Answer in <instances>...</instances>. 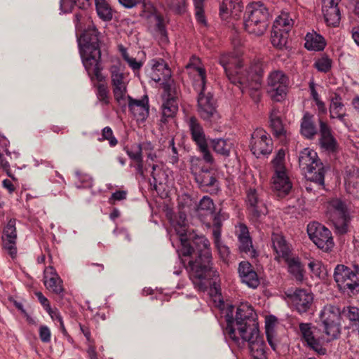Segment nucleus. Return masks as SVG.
<instances>
[{
	"label": "nucleus",
	"instance_id": "nucleus-3",
	"mask_svg": "<svg viewBox=\"0 0 359 359\" xmlns=\"http://www.w3.org/2000/svg\"><path fill=\"white\" fill-rule=\"evenodd\" d=\"M189 73L194 75V86L198 92V111L201 117L208 121L215 122L220 116L216 109L212 95L205 91L206 72L200 65L198 57H192L186 66Z\"/></svg>",
	"mask_w": 359,
	"mask_h": 359
},
{
	"label": "nucleus",
	"instance_id": "nucleus-26",
	"mask_svg": "<svg viewBox=\"0 0 359 359\" xmlns=\"http://www.w3.org/2000/svg\"><path fill=\"white\" fill-rule=\"evenodd\" d=\"M130 112L137 121H144L149 115L148 97L144 96L142 100H134L130 97L127 99Z\"/></svg>",
	"mask_w": 359,
	"mask_h": 359
},
{
	"label": "nucleus",
	"instance_id": "nucleus-32",
	"mask_svg": "<svg viewBox=\"0 0 359 359\" xmlns=\"http://www.w3.org/2000/svg\"><path fill=\"white\" fill-rule=\"evenodd\" d=\"M325 45V39L316 32L308 33L305 36V48L309 50L320 51Z\"/></svg>",
	"mask_w": 359,
	"mask_h": 359
},
{
	"label": "nucleus",
	"instance_id": "nucleus-22",
	"mask_svg": "<svg viewBox=\"0 0 359 359\" xmlns=\"http://www.w3.org/2000/svg\"><path fill=\"white\" fill-rule=\"evenodd\" d=\"M240 344H236L242 346L245 342H248L252 356L254 359H266L265 344L259 335V330L257 334L252 336L250 333L240 337Z\"/></svg>",
	"mask_w": 359,
	"mask_h": 359
},
{
	"label": "nucleus",
	"instance_id": "nucleus-13",
	"mask_svg": "<svg viewBox=\"0 0 359 359\" xmlns=\"http://www.w3.org/2000/svg\"><path fill=\"white\" fill-rule=\"evenodd\" d=\"M307 232L313 243L323 251L327 252L334 246L331 231L318 222L310 223L307 226Z\"/></svg>",
	"mask_w": 359,
	"mask_h": 359
},
{
	"label": "nucleus",
	"instance_id": "nucleus-29",
	"mask_svg": "<svg viewBox=\"0 0 359 359\" xmlns=\"http://www.w3.org/2000/svg\"><path fill=\"white\" fill-rule=\"evenodd\" d=\"M238 273L242 282L248 287L256 288L259 285V280L257 274L249 262H241L238 266Z\"/></svg>",
	"mask_w": 359,
	"mask_h": 359
},
{
	"label": "nucleus",
	"instance_id": "nucleus-35",
	"mask_svg": "<svg viewBox=\"0 0 359 359\" xmlns=\"http://www.w3.org/2000/svg\"><path fill=\"white\" fill-rule=\"evenodd\" d=\"M313 116L305 113L301 123V133L305 137L311 139L316 134V128L313 121Z\"/></svg>",
	"mask_w": 359,
	"mask_h": 359
},
{
	"label": "nucleus",
	"instance_id": "nucleus-15",
	"mask_svg": "<svg viewBox=\"0 0 359 359\" xmlns=\"http://www.w3.org/2000/svg\"><path fill=\"white\" fill-rule=\"evenodd\" d=\"M111 74L114 98L120 106L125 107L127 104V99L130 97L127 95L128 75L116 66L111 67Z\"/></svg>",
	"mask_w": 359,
	"mask_h": 359
},
{
	"label": "nucleus",
	"instance_id": "nucleus-24",
	"mask_svg": "<svg viewBox=\"0 0 359 359\" xmlns=\"http://www.w3.org/2000/svg\"><path fill=\"white\" fill-rule=\"evenodd\" d=\"M243 5L241 0H223L219 7V15L223 20L230 18L237 20L241 17Z\"/></svg>",
	"mask_w": 359,
	"mask_h": 359
},
{
	"label": "nucleus",
	"instance_id": "nucleus-11",
	"mask_svg": "<svg viewBox=\"0 0 359 359\" xmlns=\"http://www.w3.org/2000/svg\"><path fill=\"white\" fill-rule=\"evenodd\" d=\"M246 71L245 76V83H237L243 93H249L250 97L255 102L261 99V82L263 74L262 64L255 60L250 63V67Z\"/></svg>",
	"mask_w": 359,
	"mask_h": 359
},
{
	"label": "nucleus",
	"instance_id": "nucleus-38",
	"mask_svg": "<svg viewBox=\"0 0 359 359\" xmlns=\"http://www.w3.org/2000/svg\"><path fill=\"white\" fill-rule=\"evenodd\" d=\"M288 33L280 29L273 28L271 35V41L273 46L281 49L285 46L287 42Z\"/></svg>",
	"mask_w": 359,
	"mask_h": 359
},
{
	"label": "nucleus",
	"instance_id": "nucleus-23",
	"mask_svg": "<svg viewBox=\"0 0 359 359\" xmlns=\"http://www.w3.org/2000/svg\"><path fill=\"white\" fill-rule=\"evenodd\" d=\"M43 282L50 292L62 295L64 292L63 281L53 266L46 267L43 271Z\"/></svg>",
	"mask_w": 359,
	"mask_h": 359
},
{
	"label": "nucleus",
	"instance_id": "nucleus-51",
	"mask_svg": "<svg viewBox=\"0 0 359 359\" xmlns=\"http://www.w3.org/2000/svg\"><path fill=\"white\" fill-rule=\"evenodd\" d=\"M213 224H214V229L212 231V236L214 237V243H215V245H218L219 243H222V241L220 239V238H221V231H220L221 222L217 215L214 216Z\"/></svg>",
	"mask_w": 359,
	"mask_h": 359
},
{
	"label": "nucleus",
	"instance_id": "nucleus-50",
	"mask_svg": "<svg viewBox=\"0 0 359 359\" xmlns=\"http://www.w3.org/2000/svg\"><path fill=\"white\" fill-rule=\"evenodd\" d=\"M215 205L212 200L208 196H203L200 201L198 208L199 210H205L212 214Z\"/></svg>",
	"mask_w": 359,
	"mask_h": 359
},
{
	"label": "nucleus",
	"instance_id": "nucleus-33",
	"mask_svg": "<svg viewBox=\"0 0 359 359\" xmlns=\"http://www.w3.org/2000/svg\"><path fill=\"white\" fill-rule=\"evenodd\" d=\"M270 126L276 136L283 135L285 133L280 111L278 108L273 107L269 114Z\"/></svg>",
	"mask_w": 359,
	"mask_h": 359
},
{
	"label": "nucleus",
	"instance_id": "nucleus-5",
	"mask_svg": "<svg viewBox=\"0 0 359 359\" xmlns=\"http://www.w3.org/2000/svg\"><path fill=\"white\" fill-rule=\"evenodd\" d=\"M269 13L261 1L252 2L246 7L244 15V28L255 36L263 35L269 25Z\"/></svg>",
	"mask_w": 359,
	"mask_h": 359
},
{
	"label": "nucleus",
	"instance_id": "nucleus-12",
	"mask_svg": "<svg viewBox=\"0 0 359 359\" xmlns=\"http://www.w3.org/2000/svg\"><path fill=\"white\" fill-rule=\"evenodd\" d=\"M322 329L328 340L337 339L341 332L340 310L333 305H326L320 313Z\"/></svg>",
	"mask_w": 359,
	"mask_h": 359
},
{
	"label": "nucleus",
	"instance_id": "nucleus-16",
	"mask_svg": "<svg viewBox=\"0 0 359 359\" xmlns=\"http://www.w3.org/2000/svg\"><path fill=\"white\" fill-rule=\"evenodd\" d=\"M245 203L250 217L255 221L267 214L264 194L262 191L249 189L246 194Z\"/></svg>",
	"mask_w": 359,
	"mask_h": 359
},
{
	"label": "nucleus",
	"instance_id": "nucleus-37",
	"mask_svg": "<svg viewBox=\"0 0 359 359\" xmlns=\"http://www.w3.org/2000/svg\"><path fill=\"white\" fill-rule=\"evenodd\" d=\"M294 25L293 20L287 13H282L274 21L273 28L289 32Z\"/></svg>",
	"mask_w": 359,
	"mask_h": 359
},
{
	"label": "nucleus",
	"instance_id": "nucleus-10",
	"mask_svg": "<svg viewBox=\"0 0 359 359\" xmlns=\"http://www.w3.org/2000/svg\"><path fill=\"white\" fill-rule=\"evenodd\" d=\"M285 150L279 149L272 161L273 170L272 186L279 195L287 194L292 188V182L285 165Z\"/></svg>",
	"mask_w": 359,
	"mask_h": 359
},
{
	"label": "nucleus",
	"instance_id": "nucleus-45",
	"mask_svg": "<svg viewBox=\"0 0 359 359\" xmlns=\"http://www.w3.org/2000/svg\"><path fill=\"white\" fill-rule=\"evenodd\" d=\"M126 154L130 158L134 161H141L142 159V152L140 144H134L130 147L125 148Z\"/></svg>",
	"mask_w": 359,
	"mask_h": 359
},
{
	"label": "nucleus",
	"instance_id": "nucleus-44",
	"mask_svg": "<svg viewBox=\"0 0 359 359\" xmlns=\"http://www.w3.org/2000/svg\"><path fill=\"white\" fill-rule=\"evenodd\" d=\"M239 241V249L241 252H243L248 255L254 257L256 255V252L253 248L252 243L250 237H243L238 238Z\"/></svg>",
	"mask_w": 359,
	"mask_h": 359
},
{
	"label": "nucleus",
	"instance_id": "nucleus-14",
	"mask_svg": "<svg viewBox=\"0 0 359 359\" xmlns=\"http://www.w3.org/2000/svg\"><path fill=\"white\" fill-rule=\"evenodd\" d=\"M288 79L286 75L280 70L270 73L267 79V93L275 102L283 100L286 96Z\"/></svg>",
	"mask_w": 359,
	"mask_h": 359
},
{
	"label": "nucleus",
	"instance_id": "nucleus-42",
	"mask_svg": "<svg viewBox=\"0 0 359 359\" xmlns=\"http://www.w3.org/2000/svg\"><path fill=\"white\" fill-rule=\"evenodd\" d=\"M165 4L176 14H182L187 11V0H165Z\"/></svg>",
	"mask_w": 359,
	"mask_h": 359
},
{
	"label": "nucleus",
	"instance_id": "nucleus-34",
	"mask_svg": "<svg viewBox=\"0 0 359 359\" xmlns=\"http://www.w3.org/2000/svg\"><path fill=\"white\" fill-rule=\"evenodd\" d=\"M322 11L329 26L337 27L339 25L341 13L339 6L322 7Z\"/></svg>",
	"mask_w": 359,
	"mask_h": 359
},
{
	"label": "nucleus",
	"instance_id": "nucleus-47",
	"mask_svg": "<svg viewBox=\"0 0 359 359\" xmlns=\"http://www.w3.org/2000/svg\"><path fill=\"white\" fill-rule=\"evenodd\" d=\"M315 67L321 72H327L332 67V60L327 56L317 59L314 63Z\"/></svg>",
	"mask_w": 359,
	"mask_h": 359
},
{
	"label": "nucleus",
	"instance_id": "nucleus-27",
	"mask_svg": "<svg viewBox=\"0 0 359 359\" xmlns=\"http://www.w3.org/2000/svg\"><path fill=\"white\" fill-rule=\"evenodd\" d=\"M149 76L155 82L165 83L170 79L171 71L163 60H153Z\"/></svg>",
	"mask_w": 359,
	"mask_h": 359
},
{
	"label": "nucleus",
	"instance_id": "nucleus-4",
	"mask_svg": "<svg viewBox=\"0 0 359 359\" xmlns=\"http://www.w3.org/2000/svg\"><path fill=\"white\" fill-rule=\"evenodd\" d=\"M98 32L93 26L88 27L78 39L80 54L83 66L90 77L95 76L99 81L104 79L100 62L101 52Z\"/></svg>",
	"mask_w": 359,
	"mask_h": 359
},
{
	"label": "nucleus",
	"instance_id": "nucleus-8",
	"mask_svg": "<svg viewBox=\"0 0 359 359\" xmlns=\"http://www.w3.org/2000/svg\"><path fill=\"white\" fill-rule=\"evenodd\" d=\"M326 213L338 233L344 234L348 231L351 215L350 210L344 201L338 198L329 200Z\"/></svg>",
	"mask_w": 359,
	"mask_h": 359
},
{
	"label": "nucleus",
	"instance_id": "nucleus-55",
	"mask_svg": "<svg viewBox=\"0 0 359 359\" xmlns=\"http://www.w3.org/2000/svg\"><path fill=\"white\" fill-rule=\"evenodd\" d=\"M77 175H78V179L79 180V181L81 182L82 185H77L76 187L77 188H81V187H84V188H87V187H92L93 186V179L91 177H90L89 175H82V174H80L79 172H76Z\"/></svg>",
	"mask_w": 359,
	"mask_h": 359
},
{
	"label": "nucleus",
	"instance_id": "nucleus-28",
	"mask_svg": "<svg viewBox=\"0 0 359 359\" xmlns=\"http://www.w3.org/2000/svg\"><path fill=\"white\" fill-rule=\"evenodd\" d=\"M272 247L276 253L275 259H287L291 256V249L284 237L279 233H273L271 236Z\"/></svg>",
	"mask_w": 359,
	"mask_h": 359
},
{
	"label": "nucleus",
	"instance_id": "nucleus-57",
	"mask_svg": "<svg viewBox=\"0 0 359 359\" xmlns=\"http://www.w3.org/2000/svg\"><path fill=\"white\" fill-rule=\"evenodd\" d=\"M346 184L350 193L359 196V177H356L355 179V184L353 181L351 180L346 181Z\"/></svg>",
	"mask_w": 359,
	"mask_h": 359
},
{
	"label": "nucleus",
	"instance_id": "nucleus-64",
	"mask_svg": "<svg viewBox=\"0 0 359 359\" xmlns=\"http://www.w3.org/2000/svg\"><path fill=\"white\" fill-rule=\"evenodd\" d=\"M46 311L48 313L52 320H57L59 323H62L63 321L62 318L57 309H53L50 307V309Z\"/></svg>",
	"mask_w": 359,
	"mask_h": 359
},
{
	"label": "nucleus",
	"instance_id": "nucleus-2",
	"mask_svg": "<svg viewBox=\"0 0 359 359\" xmlns=\"http://www.w3.org/2000/svg\"><path fill=\"white\" fill-rule=\"evenodd\" d=\"M226 322L225 333L235 343L240 344V337L250 333L257 334L258 328L257 316L248 303H241L234 316V306L229 305L224 311Z\"/></svg>",
	"mask_w": 359,
	"mask_h": 359
},
{
	"label": "nucleus",
	"instance_id": "nucleus-39",
	"mask_svg": "<svg viewBox=\"0 0 359 359\" xmlns=\"http://www.w3.org/2000/svg\"><path fill=\"white\" fill-rule=\"evenodd\" d=\"M96 11L98 16L104 21L112 18V11L106 0H95Z\"/></svg>",
	"mask_w": 359,
	"mask_h": 359
},
{
	"label": "nucleus",
	"instance_id": "nucleus-19",
	"mask_svg": "<svg viewBox=\"0 0 359 359\" xmlns=\"http://www.w3.org/2000/svg\"><path fill=\"white\" fill-rule=\"evenodd\" d=\"M201 161L200 158L196 157L191 158V170L192 174L195 176L196 182L198 186L205 191H208V188H212L213 190H217L218 184L214 175L208 169H198L197 166L201 165Z\"/></svg>",
	"mask_w": 359,
	"mask_h": 359
},
{
	"label": "nucleus",
	"instance_id": "nucleus-48",
	"mask_svg": "<svg viewBox=\"0 0 359 359\" xmlns=\"http://www.w3.org/2000/svg\"><path fill=\"white\" fill-rule=\"evenodd\" d=\"M15 219H11L4 229V236L5 239H16L17 233L15 228Z\"/></svg>",
	"mask_w": 359,
	"mask_h": 359
},
{
	"label": "nucleus",
	"instance_id": "nucleus-60",
	"mask_svg": "<svg viewBox=\"0 0 359 359\" xmlns=\"http://www.w3.org/2000/svg\"><path fill=\"white\" fill-rule=\"evenodd\" d=\"M123 57L133 70L139 69L142 67L140 62L137 61L136 59L133 57H129L127 54H124Z\"/></svg>",
	"mask_w": 359,
	"mask_h": 359
},
{
	"label": "nucleus",
	"instance_id": "nucleus-62",
	"mask_svg": "<svg viewBox=\"0 0 359 359\" xmlns=\"http://www.w3.org/2000/svg\"><path fill=\"white\" fill-rule=\"evenodd\" d=\"M35 294L37 297L38 300L39 301L41 304L46 309V311L50 309V305L48 299L41 292H37L35 293Z\"/></svg>",
	"mask_w": 359,
	"mask_h": 359
},
{
	"label": "nucleus",
	"instance_id": "nucleus-43",
	"mask_svg": "<svg viewBox=\"0 0 359 359\" xmlns=\"http://www.w3.org/2000/svg\"><path fill=\"white\" fill-rule=\"evenodd\" d=\"M151 175L154 180V183L162 184L166 182L167 175L162 170V165L153 163L151 165Z\"/></svg>",
	"mask_w": 359,
	"mask_h": 359
},
{
	"label": "nucleus",
	"instance_id": "nucleus-9",
	"mask_svg": "<svg viewBox=\"0 0 359 359\" xmlns=\"http://www.w3.org/2000/svg\"><path fill=\"white\" fill-rule=\"evenodd\" d=\"M359 266H354V270L344 264L336 266L334 279L340 291L348 294H355L359 292Z\"/></svg>",
	"mask_w": 359,
	"mask_h": 359
},
{
	"label": "nucleus",
	"instance_id": "nucleus-61",
	"mask_svg": "<svg viewBox=\"0 0 359 359\" xmlns=\"http://www.w3.org/2000/svg\"><path fill=\"white\" fill-rule=\"evenodd\" d=\"M347 316L351 321L359 322V309L357 307H349Z\"/></svg>",
	"mask_w": 359,
	"mask_h": 359
},
{
	"label": "nucleus",
	"instance_id": "nucleus-7",
	"mask_svg": "<svg viewBox=\"0 0 359 359\" xmlns=\"http://www.w3.org/2000/svg\"><path fill=\"white\" fill-rule=\"evenodd\" d=\"M241 55L240 50H236L233 53L222 54L219 58V63L224 68L228 79L235 85L246 83L245 69L250 67L249 65L245 69L243 68Z\"/></svg>",
	"mask_w": 359,
	"mask_h": 359
},
{
	"label": "nucleus",
	"instance_id": "nucleus-20",
	"mask_svg": "<svg viewBox=\"0 0 359 359\" xmlns=\"http://www.w3.org/2000/svg\"><path fill=\"white\" fill-rule=\"evenodd\" d=\"M250 147L252 154L259 157L261 155H266L272 151L273 142L271 137L264 130L257 128L252 134Z\"/></svg>",
	"mask_w": 359,
	"mask_h": 359
},
{
	"label": "nucleus",
	"instance_id": "nucleus-56",
	"mask_svg": "<svg viewBox=\"0 0 359 359\" xmlns=\"http://www.w3.org/2000/svg\"><path fill=\"white\" fill-rule=\"evenodd\" d=\"M51 332L46 325H41L39 327V337L43 342L48 343L50 341Z\"/></svg>",
	"mask_w": 359,
	"mask_h": 359
},
{
	"label": "nucleus",
	"instance_id": "nucleus-30",
	"mask_svg": "<svg viewBox=\"0 0 359 359\" xmlns=\"http://www.w3.org/2000/svg\"><path fill=\"white\" fill-rule=\"evenodd\" d=\"M329 111L330 118H337L345 126H347L345 118L347 116L346 109L343 104L341 97L339 95L335 94L334 97H331Z\"/></svg>",
	"mask_w": 359,
	"mask_h": 359
},
{
	"label": "nucleus",
	"instance_id": "nucleus-46",
	"mask_svg": "<svg viewBox=\"0 0 359 359\" xmlns=\"http://www.w3.org/2000/svg\"><path fill=\"white\" fill-rule=\"evenodd\" d=\"M193 2L195 8V15L197 21L205 26L207 25V22L204 15V0H193Z\"/></svg>",
	"mask_w": 359,
	"mask_h": 359
},
{
	"label": "nucleus",
	"instance_id": "nucleus-36",
	"mask_svg": "<svg viewBox=\"0 0 359 359\" xmlns=\"http://www.w3.org/2000/svg\"><path fill=\"white\" fill-rule=\"evenodd\" d=\"M277 319L274 316H269L265 320V332L267 341L271 347L275 350L276 347L275 327Z\"/></svg>",
	"mask_w": 359,
	"mask_h": 359
},
{
	"label": "nucleus",
	"instance_id": "nucleus-52",
	"mask_svg": "<svg viewBox=\"0 0 359 359\" xmlns=\"http://www.w3.org/2000/svg\"><path fill=\"white\" fill-rule=\"evenodd\" d=\"M99 140H108L111 147L117 144V140L114 136L111 128L108 126L102 129V138L99 139Z\"/></svg>",
	"mask_w": 359,
	"mask_h": 359
},
{
	"label": "nucleus",
	"instance_id": "nucleus-25",
	"mask_svg": "<svg viewBox=\"0 0 359 359\" xmlns=\"http://www.w3.org/2000/svg\"><path fill=\"white\" fill-rule=\"evenodd\" d=\"M320 135L319 143L320 147L329 153H334L338 149V144L336 139L331 133V129L328 125L320 121Z\"/></svg>",
	"mask_w": 359,
	"mask_h": 359
},
{
	"label": "nucleus",
	"instance_id": "nucleus-31",
	"mask_svg": "<svg viewBox=\"0 0 359 359\" xmlns=\"http://www.w3.org/2000/svg\"><path fill=\"white\" fill-rule=\"evenodd\" d=\"M287 264L288 272L297 281H302L304 278L303 266L297 257L290 256L284 259Z\"/></svg>",
	"mask_w": 359,
	"mask_h": 359
},
{
	"label": "nucleus",
	"instance_id": "nucleus-41",
	"mask_svg": "<svg viewBox=\"0 0 359 359\" xmlns=\"http://www.w3.org/2000/svg\"><path fill=\"white\" fill-rule=\"evenodd\" d=\"M213 150L223 156H229L231 148V144L223 139H215L211 141Z\"/></svg>",
	"mask_w": 359,
	"mask_h": 359
},
{
	"label": "nucleus",
	"instance_id": "nucleus-59",
	"mask_svg": "<svg viewBox=\"0 0 359 359\" xmlns=\"http://www.w3.org/2000/svg\"><path fill=\"white\" fill-rule=\"evenodd\" d=\"M127 192L126 191H116L113 193L109 198V203L114 204L116 201H122L126 198Z\"/></svg>",
	"mask_w": 359,
	"mask_h": 359
},
{
	"label": "nucleus",
	"instance_id": "nucleus-1",
	"mask_svg": "<svg viewBox=\"0 0 359 359\" xmlns=\"http://www.w3.org/2000/svg\"><path fill=\"white\" fill-rule=\"evenodd\" d=\"M173 227L179 236L181 248L177 250L179 256L190 257L191 260L186 269L190 280L199 290L206 288L205 280L211 276L212 254L210 242L203 236L187 235L186 215L180 212L179 219L173 224Z\"/></svg>",
	"mask_w": 359,
	"mask_h": 359
},
{
	"label": "nucleus",
	"instance_id": "nucleus-40",
	"mask_svg": "<svg viewBox=\"0 0 359 359\" xmlns=\"http://www.w3.org/2000/svg\"><path fill=\"white\" fill-rule=\"evenodd\" d=\"M178 110L177 101L174 98L167 99L162 104L163 118L174 116Z\"/></svg>",
	"mask_w": 359,
	"mask_h": 359
},
{
	"label": "nucleus",
	"instance_id": "nucleus-58",
	"mask_svg": "<svg viewBox=\"0 0 359 359\" xmlns=\"http://www.w3.org/2000/svg\"><path fill=\"white\" fill-rule=\"evenodd\" d=\"M76 4L75 0H61L60 9L62 13L71 12Z\"/></svg>",
	"mask_w": 359,
	"mask_h": 359
},
{
	"label": "nucleus",
	"instance_id": "nucleus-53",
	"mask_svg": "<svg viewBox=\"0 0 359 359\" xmlns=\"http://www.w3.org/2000/svg\"><path fill=\"white\" fill-rule=\"evenodd\" d=\"M2 240L4 248L12 257H14L17 253L16 239H5L4 237H2Z\"/></svg>",
	"mask_w": 359,
	"mask_h": 359
},
{
	"label": "nucleus",
	"instance_id": "nucleus-63",
	"mask_svg": "<svg viewBox=\"0 0 359 359\" xmlns=\"http://www.w3.org/2000/svg\"><path fill=\"white\" fill-rule=\"evenodd\" d=\"M154 19L156 22V25L158 31L161 34H164L165 33V27H164V25H163V18L158 15H155L154 16Z\"/></svg>",
	"mask_w": 359,
	"mask_h": 359
},
{
	"label": "nucleus",
	"instance_id": "nucleus-54",
	"mask_svg": "<svg viewBox=\"0 0 359 359\" xmlns=\"http://www.w3.org/2000/svg\"><path fill=\"white\" fill-rule=\"evenodd\" d=\"M97 97L98 99L104 102V104H108L109 102V90L107 87L103 84L100 83L97 86Z\"/></svg>",
	"mask_w": 359,
	"mask_h": 359
},
{
	"label": "nucleus",
	"instance_id": "nucleus-17",
	"mask_svg": "<svg viewBox=\"0 0 359 359\" xmlns=\"http://www.w3.org/2000/svg\"><path fill=\"white\" fill-rule=\"evenodd\" d=\"M188 126L191 138L198 147L200 151L203 154V160L208 163L212 164L214 158L208 150V145L203 127L194 116L189 118Z\"/></svg>",
	"mask_w": 359,
	"mask_h": 359
},
{
	"label": "nucleus",
	"instance_id": "nucleus-6",
	"mask_svg": "<svg viewBox=\"0 0 359 359\" xmlns=\"http://www.w3.org/2000/svg\"><path fill=\"white\" fill-rule=\"evenodd\" d=\"M298 159L299 166L306 177L323 186L327 168L320 161L317 152L310 148H304L299 152Z\"/></svg>",
	"mask_w": 359,
	"mask_h": 359
},
{
	"label": "nucleus",
	"instance_id": "nucleus-18",
	"mask_svg": "<svg viewBox=\"0 0 359 359\" xmlns=\"http://www.w3.org/2000/svg\"><path fill=\"white\" fill-rule=\"evenodd\" d=\"M299 330L303 339L310 348L320 355L326 353L325 345L332 341L328 340L327 336L326 337H320L315 330H312L311 325L309 323H300Z\"/></svg>",
	"mask_w": 359,
	"mask_h": 359
},
{
	"label": "nucleus",
	"instance_id": "nucleus-49",
	"mask_svg": "<svg viewBox=\"0 0 359 359\" xmlns=\"http://www.w3.org/2000/svg\"><path fill=\"white\" fill-rule=\"evenodd\" d=\"M217 249L220 259L226 264H229L231 261V253L229 248L222 243L215 245Z\"/></svg>",
	"mask_w": 359,
	"mask_h": 359
},
{
	"label": "nucleus",
	"instance_id": "nucleus-21",
	"mask_svg": "<svg viewBox=\"0 0 359 359\" xmlns=\"http://www.w3.org/2000/svg\"><path fill=\"white\" fill-rule=\"evenodd\" d=\"M285 294L299 313L306 312L313 301V294L307 290L298 289L294 292L288 291Z\"/></svg>",
	"mask_w": 359,
	"mask_h": 359
}]
</instances>
